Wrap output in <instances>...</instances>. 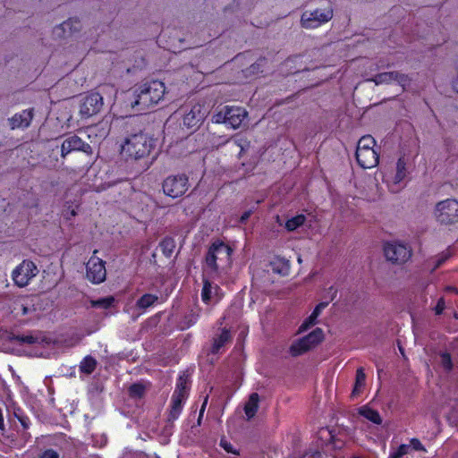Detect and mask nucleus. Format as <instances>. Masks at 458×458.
<instances>
[{
	"label": "nucleus",
	"mask_w": 458,
	"mask_h": 458,
	"mask_svg": "<svg viewBox=\"0 0 458 458\" xmlns=\"http://www.w3.org/2000/svg\"><path fill=\"white\" fill-rule=\"evenodd\" d=\"M129 103L138 112H146L157 106L165 93V85L158 80L135 84L131 89Z\"/></svg>",
	"instance_id": "f257e3e1"
},
{
	"label": "nucleus",
	"mask_w": 458,
	"mask_h": 458,
	"mask_svg": "<svg viewBox=\"0 0 458 458\" xmlns=\"http://www.w3.org/2000/svg\"><path fill=\"white\" fill-rule=\"evenodd\" d=\"M157 139L144 131L128 135L121 144V151L126 159L141 160L155 149Z\"/></svg>",
	"instance_id": "f03ea898"
},
{
	"label": "nucleus",
	"mask_w": 458,
	"mask_h": 458,
	"mask_svg": "<svg viewBox=\"0 0 458 458\" xmlns=\"http://www.w3.org/2000/svg\"><path fill=\"white\" fill-rule=\"evenodd\" d=\"M233 249L221 240L213 242L205 256L204 273L209 277H216L220 270L232 264Z\"/></svg>",
	"instance_id": "7ed1b4c3"
},
{
	"label": "nucleus",
	"mask_w": 458,
	"mask_h": 458,
	"mask_svg": "<svg viewBox=\"0 0 458 458\" xmlns=\"http://www.w3.org/2000/svg\"><path fill=\"white\" fill-rule=\"evenodd\" d=\"M386 259L394 266H403L408 263L413 255V250L409 243L393 241L383 245Z\"/></svg>",
	"instance_id": "20e7f679"
},
{
	"label": "nucleus",
	"mask_w": 458,
	"mask_h": 458,
	"mask_svg": "<svg viewBox=\"0 0 458 458\" xmlns=\"http://www.w3.org/2000/svg\"><path fill=\"white\" fill-rule=\"evenodd\" d=\"M334 15L331 6L325 8H317L315 10H307L301 16V25L307 30L317 29L329 21Z\"/></svg>",
	"instance_id": "39448f33"
},
{
	"label": "nucleus",
	"mask_w": 458,
	"mask_h": 458,
	"mask_svg": "<svg viewBox=\"0 0 458 458\" xmlns=\"http://www.w3.org/2000/svg\"><path fill=\"white\" fill-rule=\"evenodd\" d=\"M436 220L442 225H453L458 222V200L446 199L436 204L434 208Z\"/></svg>",
	"instance_id": "423d86ee"
},
{
	"label": "nucleus",
	"mask_w": 458,
	"mask_h": 458,
	"mask_svg": "<svg viewBox=\"0 0 458 458\" xmlns=\"http://www.w3.org/2000/svg\"><path fill=\"white\" fill-rule=\"evenodd\" d=\"M162 189L172 199L182 197L189 189V177L185 174L169 175L163 181Z\"/></svg>",
	"instance_id": "0eeeda50"
},
{
	"label": "nucleus",
	"mask_w": 458,
	"mask_h": 458,
	"mask_svg": "<svg viewBox=\"0 0 458 458\" xmlns=\"http://www.w3.org/2000/svg\"><path fill=\"white\" fill-rule=\"evenodd\" d=\"M36 264L29 259H24L12 272V278L19 287L27 286L30 281L38 274Z\"/></svg>",
	"instance_id": "6e6552de"
},
{
	"label": "nucleus",
	"mask_w": 458,
	"mask_h": 458,
	"mask_svg": "<svg viewBox=\"0 0 458 458\" xmlns=\"http://www.w3.org/2000/svg\"><path fill=\"white\" fill-rule=\"evenodd\" d=\"M82 152L88 156L93 153L92 147L78 135L72 134L66 137L60 147V155L62 158H65L72 152Z\"/></svg>",
	"instance_id": "1a4fd4ad"
},
{
	"label": "nucleus",
	"mask_w": 458,
	"mask_h": 458,
	"mask_svg": "<svg viewBox=\"0 0 458 458\" xmlns=\"http://www.w3.org/2000/svg\"><path fill=\"white\" fill-rule=\"evenodd\" d=\"M97 253L98 250H95L86 264V276L89 281L96 284L104 282L106 277V262L97 257Z\"/></svg>",
	"instance_id": "9d476101"
},
{
	"label": "nucleus",
	"mask_w": 458,
	"mask_h": 458,
	"mask_svg": "<svg viewBox=\"0 0 458 458\" xmlns=\"http://www.w3.org/2000/svg\"><path fill=\"white\" fill-rule=\"evenodd\" d=\"M103 97L95 91L89 92L80 105V115L81 119L89 118L100 112L103 107Z\"/></svg>",
	"instance_id": "9b49d317"
},
{
	"label": "nucleus",
	"mask_w": 458,
	"mask_h": 458,
	"mask_svg": "<svg viewBox=\"0 0 458 458\" xmlns=\"http://www.w3.org/2000/svg\"><path fill=\"white\" fill-rule=\"evenodd\" d=\"M207 115L208 110L205 105L198 103L193 105L189 111H186L182 123L187 129L196 131L204 122Z\"/></svg>",
	"instance_id": "f8f14e48"
},
{
	"label": "nucleus",
	"mask_w": 458,
	"mask_h": 458,
	"mask_svg": "<svg viewBox=\"0 0 458 458\" xmlns=\"http://www.w3.org/2000/svg\"><path fill=\"white\" fill-rule=\"evenodd\" d=\"M408 175V171L406 168V162L403 158H399L396 163V171L394 176L391 179H386V182L388 184V188L392 192H398L403 189L401 185L402 182Z\"/></svg>",
	"instance_id": "ddd939ff"
},
{
	"label": "nucleus",
	"mask_w": 458,
	"mask_h": 458,
	"mask_svg": "<svg viewBox=\"0 0 458 458\" xmlns=\"http://www.w3.org/2000/svg\"><path fill=\"white\" fill-rule=\"evenodd\" d=\"M81 29V21L77 18H69L60 25L55 27L53 33L58 38L72 37Z\"/></svg>",
	"instance_id": "4468645a"
},
{
	"label": "nucleus",
	"mask_w": 458,
	"mask_h": 458,
	"mask_svg": "<svg viewBox=\"0 0 458 458\" xmlns=\"http://www.w3.org/2000/svg\"><path fill=\"white\" fill-rule=\"evenodd\" d=\"M225 115L227 118V125L237 129L239 128L247 116V112L240 106H225Z\"/></svg>",
	"instance_id": "2eb2a0df"
},
{
	"label": "nucleus",
	"mask_w": 458,
	"mask_h": 458,
	"mask_svg": "<svg viewBox=\"0 0 458 458\" xmlns=\"http://www.w3.org/2000/svg\"><path fill=\"white\" fill-rule=\"evenodd\" d=\"M34 114L33 109H25L21 113L15 114L9 119L11 129L14 130L17 128H28L33 119Z\"/></svg>",
	"instance_id": "dca6fc26"
},
{
	"label": "nucleus",
	"mask_w": 458,
	"mask_h": 458,
	"mask_svg": "<svg viewBox=\"0 0 458 458\" xmlns=\"http://www.w3.org/2000/svg\"><path fill=\"white\" fill-rule=\"evenodd\" d=\"M191 387L190 375L186 372H182L179 375L175 384V389L173 392V395L188 399Z\"/></svg>",
	"instance_id": "f3484780"
},
{
	"label": "nucleus",
	"mask_w": 458,
	"mask_h": 458,
	"mask_svg": "<svg viewBox=\"0 0 458 458\" xmlns=\"http://www.w3.org/2000/svg\"><path fill=\"white\" fill-rule=\"evenodd\" d=\"M187 399L173 395L171 397L170 409L167 415V422L173 424L180 417L183 405Z\"/></svg>",
	"instance_id": "a211bd4d"
},
{
	"label": "nucleus",
	"mask_w": 458,
	"mask_h": 458,
	"mask_svg": "<svg viewBox=\"0 0 458 458\" xmlns=\"http://www.w3.org/2000/svg\"><path fill=\"white\" fill-rule=\"evenodd\" d=\"M232 341V334L230 329L223 327L219 335L213 337L210 352L217 354L220 350L229 342Z\"/></svg>",
	"instance_id": "6ab92c4d"
},
{
	"label": "nucleus",
	"mask_w": 458,
	"mask_h": 458,
	"mask_svg": "<svg viewBox=\"0 0 458 458\" xmlns=\"http://www.w3.org/2000/svg\"><path fill=\"white\" fill-rule=\"evenodd\" d=\"M328 305L327 302H320L316 305L311 314L305 318V320L299 327L298 334H301L310 328L312 326L317 324L318 317L320 315L322 310Z\"/></svg>",
	"instance_id": "aec40b11"
},
{
	"label": "nucleus",
	"mask_w": 458,
	"mask_h": 458,
	"mask_svg": "<svg viewBox=\"0 0 458 458\" xmlns=\"http://www.w3.org/2000/svg\"><path fill=\"white\" fill-rule=\"evenodd\" d=\"M355 157L358 165L363 169L372 168V149L364 150V146L357 147Z\"/></svg>",
	"instance_id": "412c9836"
},
{
	"label": "nucleus",
	"mask_w": 458,
	"mask_h": 458,
	"mask_svg": "<svg viewBox=\"0 0 458 458\" xmlns=\"http://www.w3.org/2000/svg\"><path fill=\"white\" fill-rule=\"evenodd\" d=\"M324 338L325 335L320 327H316L310 334L301 337V339L304 340L306 345H310V350L322 343Z\"/></svg>",
	"instance_id": "4be33fe9"
},
{
	"label": "nucleus",
	"mask_w": 458,
	"mask_h": 458,
	"mask_svg": "<svg viewBox=\"0 0 458 458\" xmlns=\"http://www.w3.org/2000/svg\"><path fill=\"white\" fill-rule=\"evenodd\" d=\"M259 394L257 393H252L244 405V412L249 420L256 415L259 410Z\"/></svg>",
	"instance_id": "5701e85b"
},
{
	"label": "nucleus",
	"mask_w": 458,
	"mask_h": 458,
	"mask_svg": "<svg viewBox=\"0 0 458 458\" xmlns=\"http://www.w3.org/2000/svg\"><path fill=\"white\" fill-rule=\"evenodd\" d=\"M158 301V296L152 293H144L136 301V307L139 310H146L154 306Z\"/></svg>",
	"instance_id": "b1692460"
},
{
	"label": "nucleus",
	"mask_w": 458,
	"mask_h": 458,
	"mask_svg": "<svg viewBox=\"0 0 458 458\" xmlns=\"http://www.w3.org/2000/svg\"><path fill=\"white\" fill-rule=\"evenodd\" d=\"M97 365V360L91 355H87L81 361L80 371L86 375H90L95 371Z\"/></svg>",
	"instance_id": "393cba45"
},
{
	"label": "nucleus",
	"mask_w": 458,
	"mask_h": 458,
	"mask_svg": "<svg viewBox=\"0 0 458 458\" xmlns=\"http://www.w3.org/2000/svg\"><path fill=\"white\" fill-rule=\"evenodd\" d=\"M214 277H209L207 273L203 272L202 276V282H203V287L201 290V299L203 302L208 303L211 300V293H212V283L210 279H213Z\"/></svg>",
	"instance_id": "a878e982"
},
{
	"label": "nucleus",
	"mask_w": 458,
	"mask_h": 458,
	"mask_svg": "<svg viewBox=\"0 0 458 458\" xmlns=\"http://www.w3.org/2000/svg\"><path fill=\"white\" fill-rule=\"evenodd\" d=\"M366 381V375L362 368H359L356 371L355 384L352 392V396H358L363 390Z\"/></svg>",
	"instance_id": "bb28decb"
},
{
	"label": "nucleus",
	"mask_w": 458,
	"mask_h": 458,
	"mask_svg": "<svg viewBox=\"0 0 458 458\" xmlns=\"http://www.w3.org/2000/svg\"><path fill=\"white\" fill-rule=\"evenodd\" d=\"M310 351V345H306L304 340L299 338L294 341L290 348L289 352L293 357H298Z\"/></svg>",
	"instance_id": "cd10ccee"
},
{
	"label": "nucleus",
	"mask_w": 458,
	"mask_h": 458,
	"mask_svg": "<svg viewBox=\"0 0 458 458\" xmlns=\"http://www.w3.org/2000/svg\"><path fill=\"white\" fill-rule=\"evenodd\" d=\"M175 241L172 237H165L160 242L159 247L161 249V251L163 255L165 258H171L174 249H175Z\"/></svg>",
	"instance_id": "c85d7f7f"
},
{
	"label": "nucleus",
	"mask_w": 458,
	"mask_h": 458,
	"mask_svg": "<svg viewBox=\"0 0 458 458\" xmlns=\"http://www.w3.org/2000/svg\"><path fill=\"white\" fill-rule=\"evenodd\" d=\"M306 221V216L302 214L296 215L291 218H289L285 222V228L289 232L295 231L297 228L301 227L304 225Z\"/></svg>",
	"instance_id": "c756f323"
},
{
	"label": "nucleus",
	"mask_w": 458,
	"mask_h": 458,
	"mask_svg": "<svg viewBox=\"0 0 458 458\" xmlns=\"http://www.w3.org/2000/svg\"><path fill=\"white\" fill-rule=\"evenodd\" d=\"M371 402H369L366 405H363L357 410V419L361 420L362 422L364 420H368L369 422H372V406H370Z\"/></svg>",
	"instance_id": "7c9ffc66"
},
{
	"label": "nucleus",
	"mask_w": 458,
	"mask_h": 458,
	"mask_svg": "<svg viewBox=\"0 0 458 458\" xmlns=\"http://www.w3.org/2000/svg\"><path fill=\"white\" fill-rule=\"evenodd\" d=\"M12 339L20 344H35L39 342V338L33 335H13Z\"/></svg>",
	"instance_id": "2f4dec72"
},
{
	"label": "nucleus",
	"mask_w": 458,
	"mask_h": 458,
	"mask_svg": "<svg viewBox=\"0 0 458 458\" xmlns=\"http://www.w3.org/2000/svg\"><path fill=\"white\" fill-rule=\"evenodd\" d=\"M394 76L395 75L394 72H386L374 75V84H388L394 81Z\"/></svg>",
	"instance_id": "473e14b6"
},
{
	"label": "nucleus",
	"mask_w": 458,
	"mask_h": 458,
	"mask_svg": "<svg viewBox=\"0 0 458 458\" xmlns=\"http://www.w3.org/2000/svg\"><path fill=\"white\" fill-rule=\"evenodd\" d=\"M114 301L115 300L113 296H107V297L91 301L90 303L93 308H101V309L107 310L113 306Z\"/></svg>",
	"instance_id": "72a5a7b5"
},
{
	"label": "nucleus",
	"mask_w": 458,
	"mask_h": 458,
	"mask_svg": "<svg viewBox=\"0 0 458 458\" xmlns=\"http://www.w3.org/2000/svg\"><path fill=\"white\" fill-rule=\"evenodd\" d=\"M199 320V314L191 310V312L187 313L183 318V326L182 329H186L197 323Z\"/></svg>",
	"instance_id": "f704fd0d"
},
{
	"label": "nucleus",
	"mask_w": 458,
	"mask_h": 458,
	"mask_svg": "<svg viewBox=\"0 0 458 458\" xmlns=\"http://www.w3.org/2000/svg\"><path fill=\"white\" fill-rule=\"evenodd\" d=\"M30 308L23 302V300H16L13 302V312L18 315H27Z\"/></svg>",
	"instance_id": "c9c22d12"
},
{
	"label": "nucleus",
	"mask_w": 458,
	"mask_h": 458,
	"mask_svg": "<svg viewBox=\"0 0 458 458\" xmlns=\"http://www.w3.org/2000/svg\"><path fill=\"white\" fill-rule=\"evenodd\" d=\"M396 76H394V81H396L403 89L410 86L411 79L404 73L394 72Z\"/></svg>",
	"instance_id": "e433bc0d"
},
{
	"label": "nucleus",
	"mask_w": 458,
	"mask_h": 458,
	"mask_svg": "<svg viewBox=\"0 0 458 458\" xmlns=\"http://www.w3.org/2000/svg\"><path fill=\"white\" fill-rule=\"evenodd\" d=\"M144 386L139 383H134L129 387V393L132 396L141 397L144 394Z\"/></svg>",
	"instance_id": "4c0bfd02"
},
{
	"label": "nucleus",
	"mask_w": 458,
	"mask_h": 458,
	"mask_svg": "<svg viewBox=\"0 0 458 458\" xmlns=\"http://www.w3.org/2000/svg\"><path fill=\"white\" fill-rule=\"evenodd\" d=\"M451 251L449 250L442 252L435 259V265L433 269H437L439 267H441L450 257H451Z\"/></svg>",
	"instance_id": "58836bf2"
},
{
	"label": "nucleus",
	"mask_w": 458,
	"mask_h": 458,
	"mask_svg": "<svg viewBox=\"0 0 458 458\" xmlns=\"http://www.w3.org/2000/svg\"><path fill=\"white\" fill-rule=\"evenodd\" d=\"M212 122L215 123H225L227 125V118L225 115V106L223 107L220 111L216 112L213 117Z\"/></svg>",
	"instance_id": "ea45409f"
},
{
	"label": "nucleus",
	"mask_w": 458,
	"mask_h": 458,
	"mask_svg": "<svg viewBox=\"0 0 458 458\" xmlns=\"http://www.w3.org/2000/svg\"><path fill=\"white\" fill-rule=\"evenodd\" d=\"M219 445L228 454L239 455V451L233 447V445L225 438H221Z\"/></svg>",
	"instance_id": "a19ab883"
},
{
	"label": "nucleus",
	"mask_w": 458,
	"mask_h": 458,
	"mask_svg": "<svg viewBox=\"0 0 458 458\" xmlns=\"http://www.w3.org/2000/svg\"><path fill=\"white\" fill-rule=\"evenodd\" d=\"M440 357L443 368L446 370H451L453 368V363L450 354L447 352H444L440 355Z\"/></svg>",
	"instance_id": "79ce46f5"
},
{
	"label": "nucleus",
	"mask_w": 458,
	"mask_h": 458,
	"mask_svg": "<svg viewBox=\"0 0 458 458\" xmlns=\"http://www.w3.org/2000/svg\"><path fill=\"white\" fill-rule=\"evenodd\" d=\"M372 136L366 135L360 139L357 147H361V145L364 146V150L367 149H372Z\"/></svg>",
	"instance_id": "37998d69"
},
{
	"label": "nucleus",
	"mask_w": 458,
	"mask_h": 458,
	"mask_svg": "<svg viewBox=\"0 0 458 458\" xmlns=\"http://www.w3.org/2000/svg\"><path fill=\"white\" fill-rule=\"evenodd\" d=\"M76 215H77L76 208H72L71 205L65 206L64 208L63 209V216L66 220H71Z\"/></svg>",
	"instance_id": "c03bdc74"
},
{
	"label": "nucleus",
	"mask_w": 458,
	"mask_h": 458,
	"mask_svg": "<svg viewBox=\"0 0 458 458\" xmlns=\"http://www.w3.org/2000/svg\"><path fill=\"white\" fill-rule=\"evenodd\" d=\"M14 414L17 417V419L19 420V421L21 424V426L23 427V428H25V429L29 428V427L30 425V420L29 417H27L25 415H18L17 412H14Z\"/></svg>",
	"instance_id": "a18cd8bd"
},
{
	"label": "nucleus",
	"mask_w": 458,
	"mask_h": 458,
	"mask_svg": "<svg viewBox=\"0 0 458 458\" xmlns=\"http://www.w3.org/2000/svg\"><path fill=\"white\" fill-rule=\"evenodd\" d=\"M40 458H59V454L53 449H47L43 452Z\"/></svg>",
	"instance_id": "49530a36"
},
{
	"label": "nucleus",
	"mask_w": 458,
	"mask_h": 458,
	"mask_svg": "<svg viewBox=\"0 0 458 458\" xmlns=\"http://www.w3.org/2000/svg\"><path fill=\"white\" fill-rule=\"evenodd\" d=\"M411 445L413 447V449H415L417 451H426L423 445L417 438H412L411 440Z\"/></svg>",
	"instance_id": "de8ad7c7"
},
{
	"label": "nucleus",
	"mask_w": 458,
	"mask_h": 458,
	"mask_svg": "<svg viewBox=\"0 0 458 458\" xmlns=\"http://www.w3.org/2000/svg\"><path fill=\"white\" fill-rule=\"evenodd\" d=\"M445 310V301L443 298L439 299L435 308L436 314L439 315Z\"/></svg>",
	"instance_id": "09e8293b"
},
{
	"label": "nucleus",
	"mask_w": 458,
	"mask_h": 458,
	"mask_svg": "<svg viewBox=\"0 0 458 458\" xmlns=\"http://www.w3.org/2000/svg\"><path fill=\"white\" fill-rule=\"evenodd\" d=\"M266 62V58L262 57L258 60V62L250 66V72H255L256 71H259V67Z\"/></svg>",
	"instance_id": "8fccbe9b"
},
{
	"label": "nucleus",
	"mask_w": 458,
	"mask_h": 458,
	"mask_svg": "<svg viewBox=\"0 0 458 458\" xmlns=\"http://www.w3.org/2000/svg\"><path fill=\"white\" fill-rule=\"evenodd\" d=\"M409 449H410V445H401L398 447L397 451H398V452L402 454V456H403V455H404V454H408Z\"/></svg>",
	"instance_id": "3c124183"
},
{
	"label": "nucleus",
	"mask_w": 458,
	"mask_h": 458,
	"mask_svg": "<svg viewBox=\"0 0 458 458\" xmlns=\"http://www.w3.org/2000/svg\"><path fill=\"white\" fill-rule=\"evenodd\" d=\"M250 215H251V210H247V211L243 212L240 217V221L242 223H244L245 221H247L250 218Z\"/></svg>",
	"instance_id": "603ef678"
},
{
	"label": "nucleus",
	"mask_w": 458,
	"mask_h": 458,
	"mask_svg": "<svg viewBox=\"0 0 458 458\" xmlns=\"http://www.w3.org/2000/svg\"><path fill=\"white\" fill-rule=\"evenodd\" d=\"M206 403H207V399L205 400V402H204V403L202 404V406H201V408H200V411H199V419H198V424H199V425L200 424L201 418H202L203 413H204V411H205Z\"/></svg>",
	"instance_id": "864d4df0"
},
{
	"label": "nucleus",
	"mask_w": 458,
	"mask_h": 458,
	"mask_svg": "<svg viewBox=\"0 0 458 458\" xmlns=\"http://www.w3.org/2000/svg\"><path fill=\"white\" fill-rule=\"evenodd\" d=\"M382 423V419L380 415L374 411V424L380 425Z\"/></svg>",
	"instance_id": "5fc2aeb1"
},
{
	"label": "nucleus",
	"mask_w": 458,
	"mask_h": 458,
	"mask_svg": "<svg viewBox=\"0 0 458 458\" xmlns=\"http://www.w3.org/2000/svg\"><path fill=\"white\" fill-rule=\"evenodd\" d=\"M299 58L300 56L289 57L285 60L284 64L289 66L291 63L296 62Z\"/></svg>",
	"instance_id": "6e6d98bb"
},
{
	"label": "nucleus",
	"mask_w": 458,
	"mask_h": 458,
	"mask_svg": "<svg viewBox=\"0 0 458 458\" xmlns=\"http://www.w3.org/2000/svg\"><path fill=\"white\" fill-rule=\"evenodd\" d=\"M4 416H3L2 409L0 408V429H4Z\"/></svg>",
	"instance_id": "4d7b16f0"
},
{
	"label": "nucleus",
	"mask_w": 458,
	"mask_h": 458,
	"mask_svg": "<svg viewBox=\"0 0 458 458\" xmlns=\"http://www.w3.org/2000/svg\"><path fill=\"white\" fill-rule=\"evenodd\" d=\"M372 431L369 429V427L368 426V430H365V436L368 438H371Z\"/></svg>",
	"instance_id": "13d9d810"
},
{
	"label": "nucleus",
	"mask_w": 458,
	"mask_h": 458,
	"mask_svg": "<svg viewBox=\"0 0 458 458\" xmlns=\"http://www.w3.org/2000/svg\"><path fill=\"white\" fill-rule=\"evenodd\" d=\"M401 457H402V454L398 451H396L395 453L391 454V458H401Z\"/></svg>",
	"instance_id": "bf43d9fd"
},
{
	"label": "nucleus",
	"mask_w": 458,
	"mask_h": 458,
	"mask_svg": "<svg viewBox=\"0 0 458 458\" xmlns=\"http://www.w3.org/2000/svg\"><path fill=\"white\" fill-rule=\"evenodd\" d=\"M305 69H298V70H295L294 72H292V73H297L301 71H304Z\"/></svg>",
	"instance_id": "052dcab7"
},
{
	"label": "nucleus",
	"mask_w": 458,
	"mask_h": 458,
	"mask_svg": "<svg viewBox=\"0 0 458 458\" xmlns=\"http://www.w3.org/2000/svg\"><path fill=\"white\" fill-rule=\"evenodd\" d=\"M377 164H378V157H377L375 158V164H374V166H376Z\"/></svg>",
	"instance_id": "680f3d73"
},
{
	"label": "nucleus",
	"mask_w": 458,
	"mask_h": 458,
	"mask_svg": "<svg viewBox=\"0 0 458 458\" xmlns=\"http://www.w3.org/2000/svg\"><path fill=\"white\" fill-rule=\"evenodd\" d=\"M325 431H327V434L330 436V438H332V437H332V435H331V432H330L328 429H326Z\"/></svg>",
	"instance_id": "e2e57ef3"
},
{
	"label": "nucleus",
	"mask_w": 458,
	"mask_h": 458,
	"mask_svg": "<svg viewBox=\"0 0 458 458\" xmlns=\"http://www.w3.org/2000/svg\"><path fill=\"white\" fill-rule=\"evenodd\" d=\"M448 290H449V291H454V292H455V293L457 292V291H456V289L452 288V287L448 288Z\"/></svg>",
	"instance_id": "0e129e2a"
},
{
	"label": "nucleus",
	"mask_w": 458,
	"mask_h": 458,
	"mask_svg": "<svg viewBox=\"0 0 458 458\" xmlns=\"http://www.w3.org/2000/svg\"><path fill=\"white\" fill-rule=\"evenodd\" d=\"M359 420H360V422H361L362 424L364 423V422H362V420H358V419H357V420H356V423H359Z\"/></svg>",
	"instance_id": "69168bd1"
},
{
	"label": "nucleus",
	"mask_w": 458,
	"mask_h": 458,
	"mask_svg": "<svg viewBox=\"0 0 458 458\" xmlns=\"http://www.w3.org/2000/svg\"><path fill=\"white\" fill-rule=\"evenodd\" d=\"M352 458H362V457H360V456H353Z\"/></svg>",
	"instance_id": "338daca9"
},
{
	"label": "nucleus",
	"mask_w": 458,
	"mask_h": 458,
	"mask_svg": "<svg viewBox=\"0 0 458 458\" xmlns=\"http://www.w3.org/2000/svg\"><path fill=\"white\" fill-rule=\"evenodd\" d=\"M454 318L458 319V315H457V314H454Z\"/></svg>",
	"instance_id": "774afa93"
}]
</instances>
